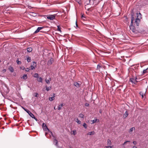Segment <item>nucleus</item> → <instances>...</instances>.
Here are the masks:
<instances>
[{"label":"nucleus","mask_w":148,"mask_h":148,"mask_svg":"<svg viewBox=\"0 0 148 148\" xmlns=\"http://www.w3.org/2000/svg\"><path fill=\"white\" fill-rule=\"evenodd\" d=\"M134 20V18L133 16H132L131 17V23L130 26V28L131 31L134 33H137V31L135 27L133 25V23Z\"/></svg>","instance_id":"f257e3e1"},{"label":"nucleus","mask_w":148,"mask_h":148,"mask_svg":"<svg viewBox=\"0 0 148 148\" xmlns=\"http://www.w3.org/2000/svg\"><path fill=\"white\" fill-rule=\"evenodd\" d=\"M47 132H46L45 133V135L47 138H49L50 137L51 135L54 137L51 131L49 130Z\"/></svg>","instance_id":"f03ea898"},{"label":"nucleus","mask_w":148,"mask_h":148,"mask_svg":"<svg viewBox=\"0 0 148 148\" xmlns=\"http://www.w3.org/2000/svg\"><path fill=\"white\" fill-rule=\"evenodd\" d=\"M55 14L50 15L47 16V18L48 19L53 20L55 19Z\"/></svg>","instance_id":"7ed1b4c3"},{"label":"nucleus","mask_w":148,"mask_h":148,"mask_svg":"<svg viewBox=\"0 0 148 148\" xmlns=\"http://www.w3.org/2000/svg\"><path fill=\"white\" fill-rule=\"evenodd\" d=\"M136 79V78H132L130 79V81L132 83L136 84L137 82Z\"/></svg>","instance_id":"20e7f679"},{"label":"nucleus","mask_w":148,"mask_h":148,"mask_svg":"<svg viewBox=\"0 0 148 148\" xmlns=\"http://www.w3.org/2000/svg\"><path fill=\"white\" fill-rule=\"evenodd\" d=\"M42 126L43 129L44 131L47 132H47L49 130L47 128L46 125L45 123H44L42 124Z\"/></svg>","instance_id":"39448f33"},{"label":"nucleus","mask_w":148,"mask_h":148,"mask_svg":"<svg viewBox=\"0 0 148 148\" xmlns=\"http://www.w3.org/2000/svg\"><path fill=\"white\" fill-rule=\"evenodd\" d=\"M99 120L97 119H96L93 120H91L90 121V122H89V121H88L89 123H91V124H93L95 123L96 122H99Z\"/></svg>","instance_id":"423d86ee"},{"label":"nucleus","mask_w":148,"mask_h":148,"mask_svg":"<svg viewBox=\"0 0 148 148\" xmlns=\"http://www.w3.org/2000/svg\"><path fill=\"white\" fill-rule=\"evenodd\" d=\"M53 143L55 145H56L57 147L60 148L61 147L59 146L58 145V142L57 140L55 138H54L53 140Z\"/></svg>","instance_id":"0eeeda50"},{"label":"nucleus","mask_w":148,"mask_h":148,"mask_svg":"<svg viewBox=\"0 0 148 148\" xmlns=\"http://www.w3.org/2000/svg\"><path fill=\"white\" fill-rule=\"evenodd\" d=\"M140 20L138 18H136L135 20L134 23L137 26H138L139 25V23L140 22Z\"/></svg>","instance_id":"6e6552de"},{"label":"nucleus","mask_w":148,"mask_h":148,"mask_svg":"<svg viewBox=\"0 0 148 148\" xmlns=\"http://www.w3.org/2000/svg\"><path fill=\"white\" fill-rule=\"evenodd\" d=\"M54 61V59L53 58H51L50 60L47 62V64L49 65H50L52 64Z\"/></svg>","instance_id":"1a4fd4ad"},{"label":"nucleus","mask_w":148,"mask_h":148,"mask_svg":"<svg viewBox=\"0 0 148 148\" xmlns=\"http://www.w3.org/2000/svg\"><path fill=\"white\" fill-rule=\"evenodd\" d=\"M43 28V27H38L36 30L34 32V33H37L39 32V31Z\"/></svg>","instance_id":"9d476101"},{"label":"nucleus","mask_w":148,"mask_h":148,"mask_svg":"<svg viewBox=\"0 0 148 148\" xmlns=\"http://www.w3.org/2000/svg\"><path fill=\"white\" fill-rule=\"evenodd\" d=\"M55 94H53V96L51 97H50L49 98V100L50 101H52L54 100L55 99Z\"/></svg>","instance_id":"9b49d317"},{"label":"nucleus","mask_w":148,"mask_h":148,"mask_svg":"<svg viewBox=\"0 0 148 148\" xmlns=\"http://www.w3.org/2000/svg\"><path fill=\"white\" fill-rule=\"evenodd\" d=\"M63 106V103L59 105L58 106V110H60L62 109Z\"/></svg>","instance_id":"f8f14e48"},{"label":"nucleus","mask_w":148,"mask_h":148,"mask_svg":"<svg viewBox=\"0 0 148 148\" xmlns=\"http://www.w3.org/2000/svg\"><path fill=\"white\" fill-rule=\"evenodd\" d=\"M74 85L77 88H79L80 86V84L78 82H75L74 84Z\"/></svg>","instance_id":"ddd939ff"},{"label":"nucleus","mask_w":148,"mask_h":148,"mask_svg":"<svg viewBox=\"0 0 148 148\" xmlns=\"http://www.w3.org/2000/svg\"><path fill=\"white\" fill-rule=\"evenodd\" d=\"M128 112L127 111H126L125 113L123 115V117L125 119L127 117L128 115Z\"/></svg>","instance_id":"4468645a"},{"label":"nucleus","mask_w":148,"mask_h":148,"mask_svg":"<svg viewBox=\"0 0 148 148\" xmlns=\"http://www.w3.org/2000/svg\"><path fill=\"white\" fill-rule=\"evenodd\" d=\"M141 14L140 13H137V18H138V19H140V18H141Z\"/></svg>","instance_id":"2eb2a0df"},{"label":"nucleus","mask_w":148,"mask_h":148,"mask_svg":"<svg viewBox=\"0 0 148 148\" xmlns=\"http://www.w3.org/2000/svg\"><path fill=\"white\" fill-rule=\"evenodd\" d=\"M50 81H51V78H49V79H45V82L47 84H49L50 83Z\"/></svg>","instance_id":"dca6fc26"},{"label":"nucleus","mask_w":148,"mask_h":148,"mask_svg":"<svg viewBox=\"0 0 148 148\" xmlns=\"http://www.w3.org/2000/svg\"><path fill=\"white\" fill-rule=\"evenodd\" d=\"M95 132L94 131H92L91 132H89L87 134V135H93L94 134Z\"/></svg>","instance_id":"f3484780"},{"label":"nucleus","mask_w":148,"mask_h":148,"mask_svg":"<svg viewBox=\"0 0 148 148\" xmlns=\"http://www.w3.org/2000/svg\"><path fill=\"white\" fill-rule=\"evenodd\" d=\"M9 70L11 71V72H14V69L11 66H10L9 67Z\"/></svg>","instance_id":"a211bd4d"},{"label":"nucleus","mask_w":148,"mask_h":148,"mask_svg":"<svg viewBox=\"0 0 148 148\" xmlns=\"http://www.w3.org/2000/svg\"><path fill=\"white\" fill-rule=\"evenodd\" d=\"M27 74H24L23 76L22 77V78L24 79H26L27 78Z\"/></svg>","instance_id":"6ab92c4d"},{"label":"nucleus","mask_w":148,"mask_h":148,"mask_svg":"<svg viewBox=\"0 0 148 148\" xmlns=\"http://www.w3.org/2000/svg\"><path fill=\"white\" fill-rule=\"evenodd\" d=\"M28 113L29 115L31 117H34V115L33 114L29 111V112H28Z\"/></svg>","instance_id":"aec40b11"},{"label":"nucleus","mask_w":148,"mask_h":148,"mask_svg":"<svg viewBox=\"0 0 148 148\" xmlns=\"http://www.w3.org/2000/svg\"><path fill=\"white\" fill-rule=\"evenodd\" d=\"M37 80V81H38L39 82H42V78L41 77H38V78Z\"/></svg>","instance_id":"412c9836"},{"label":"nucleus","mask_w":148,"mask_h":148,"mask_svg":"<svg viewBox=\"0 0 148 148\" xmlns=\"http://www.w3.org/2000/svg\"><path fill=\"white\" fill-rule=\"evenodd\" d=\"M27 50L28 52H30L32 51V49L31 47H29L27 48Z\"/></svg>","instance_id":"4be33fe9"},{"label":"nucleus","mask_w":148,"mask_h":148,"mask_svg":"<svg viewBox=\"0 0 148 148\" xmlns=\"http://www.w3.org/2000/svg\"><path fill=\"white\" fill-rule=\"evenodd\" d=\"M51 86H49L48 87H46V90L47 91H48L49 90H51Z\"/></svg>","instance_id":"5701e85b"},{"label":"nucleus","mask_w":148,"mask_h":148,"mask_svg":"<svg viewBox=\"0 0 148 148\" xmlns=\"http://www.w3.org/2000/svg\"><path fill=\"white\" fill-rule=\"evenodd\" d=\"M76 122H77L78 124H81V122L79 120L78 118H77L76 120Z\"/></svg>","instance_id":"b1692460"},{"label":"nucleus","mask_w":148,"mask_h":148,"mask_svg":"<svg viewBox=\"0 0 148 148\" xmlns=\"http://www.w3.org/2000/svg\"><path fill=\"white\" fill-rule=\"evenodd\" d=\"M101 68V65H100V64H99L97 66V70H99L100 71V70H99Z\"/></svg>","instance_id":"393cba45"},{"label":"nucleus","mask_w":148,"mask_h":148,"mask_svg":"<svg viewBox=\"0 0 148 148\" xmlns=\"http://www.w3.org/2000/svg\"><path fill=\"white\" fill-rule=\"evenodd\" d=\"M31 65L33 66H34L35 67H36V63L35 62H32V64Z\"/></svg>","instance_id":"a878e982"},{"label":"nucleus","mask_w":148,"mask_h":148,"mask_svg":"<svg viewBox=\"0 0 148 148\" xmlns=\"http://www.w3.org/2000/svg\"><path fill=\"white\" fill-rule=\"evenodd\" d=\"M72 134H73L74 135H75L77 134V132L76 130H73L72 131Z\"/></svg>","instance_id":"bb28decb"},{"label":"nucleus","mask_w":148,"mask_h":148,"mask_svg":"<svg viewBox=\"0 0 148 148\" xmlns=\"http://www.w3.org/2000/svg\"><path fill=\"white\" fill-rule=\"evenodd\" d=\"M27 62H30L31 61V58L30 57H28L27 58Z\"/></svg>","instance_id":"cd10ccee"},{"label":"nucleus","mask_w":148,"mask_h":148,"mask_svg":"<svg viewBox=\"0 0 148 148\" xmlns=\"http://www.w3.org/2000/svg\"><path fill=\"white\" fill-rule=\"evenodd\" d=\"M34 76L35 77H36V78H38V73H35L34 75Z\"/></svg>","instance_id":"c85d7f7f"},{"label":"nucleus","mask_w":148,"mask_h":148,"mask_svg":"<svg viewBox=\"0 0 148 148\" xmlns=\"http://www.w3.org/2000/svg\"><path fill=\"white\" fill-rule=\"evenodd\" d=\"M84 117V116L83 114H80L79 115V117L80 118H83Z\"/></svg>","instance_id":"c756f323"},{"label":"nucleus","mask_w":148,"mask_h":148,"mask_svg":"<svg viewBox=\"0 0 148 148\" xmlns=\"http://www.w3.org/2000/svg\"><path fill=\"white\" fill-rule=\"evenodd\" d=\"M83 126L86 129L87 128V126L86 123H85L83 124Z\"/></svg>","instance_id":"7c9ffc66"},{"label":"nucleus","mask_w":148,"mask_h":148,"mask_svg":"<svg viewBox=\"0 0 148 148\" xmlns=\"http://www.w3.org/2000/svg\"><path fill=\"white\" fill-rule=\"evenodd\" d=\"M135 129V128L134 127H133L131 128L129 130V132H132L133 131V130H134Z\"/></svg>","instance_id":"2f4dec72"},{"label":"nucleus","mask_w":148,"mask_h":148,"mask_svg":"<svg viewBox=\"0 0 148 148\" xmlns=\"http://www.w3.org/2000/svg\"><path fill=\"white\" fill-rule=\"evenodd\" d=\"M34 96L36 97H38V94L37 93H35L34 94Z\"/></svg>","instance_id":"473e14b6"},{"label":"nucleus","mask_w":148,"mask_h":148,"mask_svg":"<svg viewBox=\"0 0 148 148\" xmlns=\"http://www.w3.org/2000/svg\"><path fill=\"white\" fill-rule=\"evenodd\" d=\"M16 62L17 63V64H21V62L19 61L18 59L17 60Z\"/></svg>","instance_id":"72a5a7b5"},{"label":"nucleus","mask_w":148,"mask_h":148,"mask_svg":"<svg viewBox=\"0 0 148 148\" xmlns=\"http://www.w3.org/2000/svg\"><path fill=\"white\" fill-rule=\"evenodd\" d=\"M140 95H141V96H142V98H143V97H144V94H143V93L141 92H140Z\"/></svg>","instance_id":"f704fd0d"},{"label":"nucleus","mask_w":148,"mask_h":148,"mask_svg":"<svg viewBox=\"0 0 148 148\" xmlns=\"http://www.w3.org/2000/svg\"><path fill=\"white\" fill-rule=\"evenodd\" d=\"M35 67H36L35 66H33L31 65V69L32 70H33L34 69Z\"/></svg>","instance_id":"c9c22d12"},{"label":"nucleus","mask_w":148,"mask_h":148,"mask_svg":"<svg viewBox=\"0 0 148 148\" xmlns=\"http://www.w3.org/2000/svg\"><path fill=\"white\" fill-rule=\"evenodd\" d=\"M148 69V68H147V69L144 70L143 71V73H145L147 72V70Z\"/></svg>","instance_id":"e433bc0d"},{"label":"nucleus","mask_w":148,"mask_h":148,"mask_svg":"<svg viewBox=\"0 0 148 148\" xmlns=\"http://www.w3.org/2000/svg\"><path fill=\"white\" fill-rule=\"evenodd\" d=\"M108 145H110L111 144V141L110 140H108Z\"/></svg>","instance_id":"4c0bfd02"},{"label":"nucleus","mask_w":148,"mask_h":148,"mask_svg":"<svg viewBox=\"0 0 148 148\" xmlns=\"http://www.w3.org/2000/svg\"><path fill=\"white\" fill-rule=\"evenodd\" d=\"M20 69L22 70H24L25 69V67L24 66H21L20 67Z\"/></svg>","instance_id":"58836bf2"},{"label":"nucleus","mask_w":148,"mask_h":148,"mask_svg":"<svg viewBox=\"0 0 148 148\" xmlns=\"http://www.w3.org/2000/svg\"><path fill=\"white\" fill-rule=\"evenodd\" d=\"M130 142V141H125V142L123 143V145H125L126 144V143H127V142Z\"/></svg>","instance_id":"ea45409f"},{"label":"nucleus","mask_w":148,"mask_h":148,"mask_svg":"<svg viewBox=\"0 0 148 148\" xmlns=\"http://www.w3.org/2000/svg\"><path fill=\"white\" fill-rule=\"evenodd\" d=\"M133 143L134 145H135L137 144V142L135 141H134Z\"/></svg>","instance_id":"a19ab883"},{"label":"nucleus","mask_w":148,"mask_h":148,"mask_svg":"<svg viewBox=\"0 0 148 148\" xmlns=\"http://www.w3.org/2000/svg\"><path fill=\"white\" fill-rule=\"evenodd\" d=\"M85 106H89V104L88 103H86L85 104Z\"/></svg>","instance_id":"79ce46f5"},{"label":"nucleus","mask_w":148,"mask_h":148,"mask_svg":"<svg viewBox=\"0 0 148 148\" xmlns=\"http://www.w3.org/2000/svg\"><path fill=\"white\" fill-rule=\"evenodd\" d=\"M30 70V69L29 68H27L25 69V71H29Z\"/></svg>","instance_id":"37998d69"},{"label":"nucleus","mask_w":148,"mask_h":148,"mask_svg":"<svg viewBox=\"0 0 148 148\" xmlns=\"http://www.w3.org/2000/svg\"><path fill=\"white\" fill-rule=\"evenodd\" d=\"M25 110L27 113L29 111V110H27L26 109H25Z\"/></svg>","instance_id":"c03bdc74"},{"label":"nucleus","mask_w":148,"mask_h":148,"mask_svg":"<svg viewBox=\"0 0 148 148\" xmlns=\"http://www.w3.org/2000/svg\"><path fill=\"white\" fill-rule=\"evenodd\" d=\"M25 110L27 113L29 111V110H27L26 109H25Z\"/></svg>","instance_id":"a18cd8bd"},{"label":"nucleus","mask_w":148,"mask_h":148,"mask_svg":"<svg viewBox=\"0 0 148 148\" xmlns=\"http://www.w3.org/2000/svg\"><path fill=\"white\" fill-rule=\"evenodd\" d=\"M32 118L34 119L36 121H37V119L34 116V117H32Z\"/></svg>","instance_id":"49530a36"},{"label":"nucleus","mask_w":148,"mask_h":148,"mask_svg":"<svg viewBox=\"0 0 148 148\" xmlns=\"http://www.w3.org/2000/svg\"><path fill=\"white\" fill-rule=\"evenodd\" d=\"M112 147L111 146H108L106 147V148H111Z\"/></svg>","instance_id":"de8ad7c7"},{"label":"nucleus","mask_w":148,"mask_h":148,"mask_svg":"<svg viewBox=\"0 0 148 148\" xmlns=\"http://www.w3.org/2000/svg\"><path fill=\"white\" fill-rule=\"evenodd\" d=\"M6 71V69H4L2 71L3 72H3H5V71Z\"/></svg>","instance_id":"09e8293b"},{"label":"nucleus","mask_w":148,"mask_h":148,"mask_svg":"<svg viewBox=\"0 0 148 148\" xmlns=\"http://www.w3.org/2000/svg\"><path fill=\"white\" fill-rule=\"evenodd\" d=\"M31 13L32 14V16H34V15H35V13H32H32Z\"/></svg>","instance_id":"8fccbe9b"},{"label":"nucleus","mask_w":148,"mask_h":148,"mask_svg":"<svg viewBox=\"0 0 148 148\" xmlns=\"http://www.w3.org/2000/svg\"><path fill=\"white\" fill-rule=\"evenodd\" d=\"M76 27H78V25H77V21H76Z\"/></svg>","instance_id":"3c124183"},{"label":"nucleus","mask_w":148,"mask_h":148,"mask_svg":"<svg viewBox=\"0 0 148 148\" xmlns=\"http://www.w3.org/2000/svg\"><path fill=\"white\" fill-rule=\"evenodd\" d=\"M133 148H137V147L135 146H134L133 147Z\"/></svg>","instance_id":"603ef678"},{"label":"nucleus","mask_w":148,"mask_h":148,"mask_svg":"<svg viewBox=\"0 0 148 148\" xmlns=\"http://www.w3.org/2000/svg\"><path fill=\"white\" fill-rule=\"evenodd\" d=\"M22 108L25 110V108H24L23 107H22Z\"/></svg>","instance_id":"864d4df0"},{"label":"nucleus","mask_w":148,"mask_h":148,"mask_svg":"<svg viewBox=\"0 0 148 148\" xmlns=\"http://www.w3.org/2000/svg\"><path fill=\"white\" fill-rule=\"evenodd\" d=\"M54 109L55 110H56V108L55 107H54Z\"/></svg>","instance_id":"5fc2aeb1"},{"label":"nucleus","mask_w":148,"mask_h":148,"mask_svg":"<svg viewBox=\"0 0 148 148\" xmlns=\"http://www.w3.org/2000/svg\"><path fill=\"white\" fill-rule=\"evenodd\" d=\"M82 17H84V16H83V15H82Z\"/></svg>","instance_id":"6e6d98bb"},{"label":"nucleus","mask_w":148,"mask_h":148,"mask_svg":"<svg viewBox=\"0 0 148 148\" xmlns=\"http://www.w3.org/2000/svg\"><path fill=\"white\" fill-rule=\"evenodd\" d=\"M100 113H101V111H100Z\"/></svg>","instance_id":"4d7b16f0"}]
</instances>
